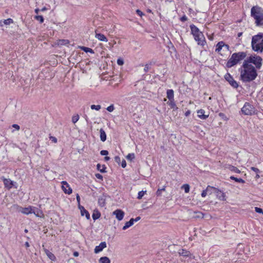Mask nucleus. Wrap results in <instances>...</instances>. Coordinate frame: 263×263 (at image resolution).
<instances>
[{
	"label": "nucleus",
	"instance_id": "obj_51",
	"mask_svg": "<svg viewBox=\"0 0 263 263\" xmlns=\"http://www.w3.org/2000/svg\"><path fill=\"white\" fill-rule=\"evenodd\" d=\"M121 166L123 168H125L126 166V162L124 159H123L121 162Z\"/></svg>",
	"mask_w": 263,
	"mask_h": 263
},
{
	"label": "nucleus",
	"instance_id": "obj_33",
	"mask_svg": "<svg viewBox=\"0 0 263 263\" xmlns=\"http://www.w3.org/2000/svg\"><path fill=\"white\" fill-rule=\"evenodd\" d=\"M229 169L231 171L235 172V173H240V171L239 170H238V168H237L236 167H235L234 166H233V165H230L229 166Z\"/></svg>",
	"mask_w": 263,
	"mask_h": 263
},
{
	"label": "nucleus",
	"instance_id": "obj_42",
	"mask_svg": "<svg viewBox=\"0 0 263 263\" xmlns=\"http://www.w3.org/2000/svg\"><path fill=\"white\" fill-rule=\"evenodd\" d=\"M115 109L114 105H110V106H108L106 108L107 110L109 112H112Z\"/></svg>",
	"mask_w": 263,
	"mask_h": 263
},
{
	"label": "nucleus",
	"instance_id": "obj_47",
	"mask_svg": "<svg viewBox=\"0 0 263 263\" xmlns=\"http://www.w3.org/2000/svg\"><path fill=\"white\" fill-rule=\"evenodd\" d=\"M115 161L116 163H117L118 164H120V162H121V159H120V158L119 156H115Z\"/></svg>",
	"mask_w": 263,
	"mask_h": 263
},
{
	"label": "nucleus",
	"instance_id": "obj_8",
	"mask_svg": "<svg viewBox=\"0 0 263 263\" xmlns=\"http://www.w3.org/2000/svg\"><path fill=\"white\" fill-rule=\"evenodd\" d=\"M194 37V39L197 42L198 45L201 46H204L205 44V37L203 34H193Z\"/></svg>",
	"mask_w": 263,
	"mask_h": 263
},
{
	"label": "nucleus",
	"instance_id": "obj_9",
	"mask_svg": "<svg viewBox=\"0 0 263 263\" xmlns=\"http://www.w3.org/2000/svg\"><path fill=\"white\" fill-rule=\"evenodd\" d=\"M13 206L15 208H16L17 210L19 212H20L24 214L28 215L29 214H31V213H34V212H33L32 211V209L31 206H28L27 208H23L22 206H18V205H14Z\"/></svg>",
	"mask_w": 263,
	"mask_h": 263
},
{
	"label": "nucleus",
	"instance_id": "obj_63",
	"mask_svg": "<svg viewBox=\"0 0 263 263\" xmlns=\"http://www.w3.org/2000/svg\"><path fill=\"white\" fill-rule=\"evenodd\" d=\"M109 159H110V157H108V156H106L104 157L105 161H108Z\"/></svg>",
	"mask_w": 263,
	"mask_h": 263
},
{
	"label": "nucleus",
	"instance_id": "obj_50",
	"mask_svg": "<svg viewBox=\"0 0 263 263\" xmlns=\"http://www.w3.org/2000/svg\"><path fill=\"white\" fill-rule=\"evenodd\" d=\"M49 139L50 140H51L53 142L55 143L57 142V139L55 137L50 136L49 137Z\"/></svg>",
	"mask_w": 263,
	"mask_h": 263
},
{
	"label": "nucleus",
	"instance_id": "obj_64",
	"mask_svg": "<svg viewBox=\"0 0 263 263\" xmlns=\"http://www.w3.org/2000/svg\"><path fill=\"white\" fill-rule=\"evenodd\" d=\"M34 11H35V13L38 14L39 12L40 11V10H39V9L37 8V9H35Z\"/></svg>",
	"mask_w": 263,
	"mask_h": 263
},
{
	"label": "nucleus",
	"instance_id": "obj_26",
	"mask_svg": "<svg viewBox=\"0 0 263 263\" xmlns=\"http://www.w3.org/2000/svg\"><path fill=\"white\" fill-rule=\"evenodd\" d=\"M96 37L101 41L107 42V39L104 34H95Z\"/></svg>",
	"mask_w": 263,
	"mask_h": 263
},
{
	"label": "nucleus",
	"instance_id": "obj_5",
	"mask_svg": "<svg viewBox=\"0 0 263 263\" xmlns=\"http://www.w3.org/2000/svg\"><path fill=\"white\" fill-rule=\"evenodd\" d=\"M262 59L256 54H252L247 57L243 61V63L251 64H253L255 65V69H259L262 66Z\"/></svg>",
	"mask_w": 263,
	"mask_h": 263
},
{
	"label": "nucleus",
	"instance_id": "obj_15",
	"mask_svg": "<svg viewBox=\"0 0 263 263\" xmlns=\"http://www.w3.org/2000/svg\"><path fill=\"white\" fill-rule=\"evenodd\" d=\"M198 117L202 120H205L209 116V114L205 115V111L204 109H200L197 111Z\"/></svg>",
	"mask_w": 263,
	"mask_h": 263
},
{
	"label": "nucleus",
	"instance_id": "obj_4",
	"mask_svg": "<svg viewBox=\"0 0 263 263\" xmlns=\"http://www.w3.org/2000/svg\"><path fill=\"white\" fill-rule=\"evenodd\" d=\"M251 46L252 49L257 52L263 51V34H257L252 39Z\"/></svg>",
	"mask_w": 263,
	"mask_h": 263
},
{
	"label": "nucleus",
	"instance_id": "obj_18",
	"mask_svg": "<svg viewBox=\"0 0 263 263\" xmlns=\"http://www.w3.org/2000/svg\"><path fill=\"white\" fill-rule=\"evenodd\" d=\"M166 97L169 101L174 100V92L173 89H168L166 91Z\"/></svg>",
	"mask_w": 263,
	"mask_h": 263
},
{
	"label": "nucleus",
	"instance_id": "obj_31",
	"mask_svg": "<svg viewBox=\"0 0 263 263\" xmlns=\"http://www.w3.org/2000/svg\"><path fill=\"white\" fill-rule=\"evenodd\" d=\"M217 188H215L214 187L211 186L210 185H208L206 187V190H208V194H212L213 193H215V189Z\"/></svg>",
	"mask_w": 263,
	"mask_h": 263
},
{
	"label": "nucleus",
	"instance_id": "obj_38",
	"mask_svg": "<svg viewBox=\"0 0 263 263\" xmlns=\"http://www.w3.org/2000/svg\"><path fill=\"white\" fill-rule=\"evenodd\" d=\"M90 108L91 109H95V110H99L101 108V105H91L90 106Z\"/></svg>",
	"mask_w": 263,
	"mask_h": 263
},
{
	"label": "nucleus",
	"instance_id": "obj_45",
	"mask_svg": "<svg viewBox=\"0 0 263 263\" xmlns=\"http://www.w3.org/2000/svg\"><path fill=\"white\" fill-rule=\"evenodd\" d=\"M100 154L102 156H107L108 154V152L106 150H102L100 152Z\"/></svg>",
	"mask_w": 263,
	"mask_h": 263
},
{
	"label": "nucleus",
	"instance_id": "obj_22",
	"mask_svg": "<svg viewBox=\"0 0 263 263\" xmlns=\"http://www.w3.org/2000/svg\"><path fill=\"white\" fill-rule=\"evenodd\" d=\"M100 137L101 140L102 142L105 141L106 140V134L105 133V132L104 131V130L103 128H101L100 129Z\"/></svg>",
	"mask_w": 263,
	"mask_h": 263
},
{
	"label": "nucleus",
	"instance_id": "obj_29",
	"mask_svg": "<svg viewBox=\"0 0 263 263\" xmlns=\"http://www.w3.org/2000/svg\"><path fill=\"white\" fill-rule=\"evenodd\" d=\"M99 262L100 263H110V260L108 257L104 256L100 258Z\"/></svg>",
	"mask_w": 263,
	"mask_h": 263
},
{
	"label": "nucleus",
	"instance_id": "obj_54",
	"mask_svg": "<svg viewBox=\"0 0 263 263\" xmlns=\"http://www.w3.org/2000/svg\"><path fill=\"white\" fill-rule=\"evenodd\" d=\"M136 12L140 16H142V15H144L143 12L141 11H140V10H139V9L136 10Z\"/></svg>",
	"mask_w": 263,
	"mask_h": 263
},
{
	"label": "nucleus",
	"instance_id": "obj_52",
	"mask_svg": "<svg viewBox=\"0 0 263 263\" xmlns=\"http://www.w3.org/2000/svg\"><path fill=\"white\" fill-rule=\"evenodd\" d=\"M12 127L18 130L20 129V127L18 125L16 124H14L12 125Z\"/></svg>",
	"mask_w": 263,
	"mask_h": 263
},
{
	"label": "nucleus",
	"instance_id": "obj_21",
	"mask_svg": "<svg viewBox=\"0 0 263 263\" xmlns=\"http://www.w3.org/2000/svg\"><path fill=\"white\" fill-rule=\"evenodd\" d=\"M5 187L11 189L13 185V182L9 179H4L3 180Z\"/></svg>",
	"mask_w": 263,
	"mask_h": 263
},
{
	"label": "nucleus",
	"instance_id": "obj_59",
	"mask_svg": "<svg viewBox=\"0 0 263 263\" xmlns=\"http://www.w3.org/2000/svg\"><path fill=\"white\" fill-rule=\"evenodd\" d=\"M223 47L226 48V50H229V46L227 44H226L225 43H224V45Z\"/></svg>",
	"mask_w": 263,
	"mask_h": 263
},
{
	"label": "nucleus",
	"instance_id": "obj_20",
	"mask_svg": "<svg viewBox=\"0 0 263 263\" xmlns=\"http://www.w3.org/2000/svg\"><path fill=\"white\" fill-rule=\"evenodd\" d=\"M44 251L48 256V257L51 260L54 261L56 259V257L55 255L51 252H50L48 250L45 249Z\"/></svg>",
	"mask_w": 263,
	"mask_h": 263
},
{
	"label": "nucleus",
	"instance_id": "obj_14",
	"mask_svg": "<svg viewBox=\"0 0 263 263\" xmlns=\"http://www.w3.org/2000/svg\"><path fill=\"white\" fill-rule=\"evenodd\" d=\"M79 208L81 211V214L82 216H85L87 219H90V214L89 212L85 209V208L80 205H79Z\"/></svg>",
	"mask_w": 263,
	"mask_h": 263
},
{
	"label": "nucleus",
	"instance_id": "obj_25",
	"mask_svg": "<svg viewBox=\"0 0 263 263\" xmlns=\"http://www.w3.org/2000/svg\"><path fill=\"white\" fill-rule=\"evenodd\" d=\"M101 216V213L98 210H94L92 217L94 220L99 219Z\"/></svg>",
	"mask_w": 263,
	"mask_h": 263
},
{
	"label": "nucleus",
	"instance_id": "obj_1",
	"mask_svg": "<svg viewBox=\"0 0 263 263\" xmlns=\"http://www.w3.org/2000/svg\"><path fill=\"white\" fill-rule=\"evenodd\" d=\"M240 72V80L244 83H248L254 80L257 76V72L255 67L251 64L242 63L239 69Z\"/></svg>",
	"mask_w": 263,
	"mask_h": 263
},
{
	"label": "nucleus",
	"instance_id": "obj_28",
	"mask_svg": "<svg viewBox=\"0 0 263 263\" xmlns=\"http://www.w3.org/2000/svg\"><path fill=\"white\" fill-rule=\"evenodd\" d=\"M79 48L86 53H87V52H89L91 53H95L93 50L92 49L88 48V47H84V46H80Z\"/></svg>",
	"mask_w": 263,
	"mask_h": 263
},
{
	"label": "nucleus",
	"instance_id": "obj_43",
	"mask_svg": "<svg viewBox=\"0 0 263 263\" xmlns=\"http://www.w3.org/2000/svg\"><path fill=\"white\" fill-rule=\"evenodd\" d=\"M117 64L120 66L123 65L124 64L123 60L121 58H119L117 60Z\"/></svg>",
	"mask_w": 263,
	"mask_h": 263
},
{
	"label": "nucleus",
	"instance_id": "obj_7",
	"mask_svg": "<svg viewBox=\"0 0 263 263\" xmlns=\"http://www.w3.org/2000/svg\"><path fill=\"white\" fill-rule=\"evenodd\" d=\"M224 78L225 80L229 82V84L234 88H237L238 87V83L233 79L232 76L229 73H227Z\"/></svg>",
	"mask_w": 263,
	"mask_h": 263
},
{
	"label": "nucleus",
	"instance_id": "obj_11",
	"mask_svg": "<svg viewBox=\"0 0 263 263\" xmlns=\"http://www.w3.org/2000/svg\"><path fill=\"white\" fill-rule=\"evenodd\" d=\"M62 189L64 191V192L65 194H70L72 193V189L69 186V185L68 184V183L65 181H63L62 182Z\"/></svg>",
	"mask_w": 263,
	"mask_h": 263
},
{
	"label": "nucleus",
	"instance_id": "obj_62",
	"mask_svg": "<svg viewBox=\"0 0 263 263\" xmlns=\"http://www.w3.org/2000/svg\"><path fill=\"white\" fill-rule=\"evenodd\" d=\"M25 246L26 248H28L30 247V245H29V242L27 241L25 243Z\"/></svg>",
	"mask_w": 263,
	"mask_h": 263
},
{
	"label": "nucleus",
	"instance_id": "obj_2",
	"mask_svg": "<svg viewBox=\"0 0 263 263\" xmlns=\"http://www.w3.org/2000/svg\"><path fill=\"white\" fill-rule=\"evenodd\" d=\"M247 57L246 52H238L233 53L226 63V66L228 68H231L237 64L239 63L242 60H245Z\"/></svg>",
	"mask_w": 263,
	"mask_h": 263
},
{
	"label": "nucleus",
	"instance_id": "obj_23",
	"mask_svg": "<svg viewBox=\"0 0 263 263\" xmlns=\"http://www.w3.org/2000/svg\"><path fill=\"white\" fill-rule=\"evenodd\" d=\"M134 224V218H131L129 221L126 222L125 223V225L122 228V229L123 230H126L127 228H129L132 226H133Z\"/></svg>",
	"mask_w": 263,
	"mask_h": 263
},
{
	"label": "nucleus",
	"instance_id": "obj_34",
	"mask_svg": "<svg viewBox=\"0 0 263 263\" xmlns=\"http://www.w3.org/2000/svg\"><path fill=\"white\" fill-rule=\"evenodd\" d=\"M98 203L102 207L104 206L105 204V199L103 197H100L98 199Z\"/></svg>",
	"mask_w": 263,
	"mask_h": 263
},
{
	"label": "nucleus",
	"instance_id": "obj_37",
	"mask_svg": "<svg viewBox=\"0 0 263 263\" xmlns=\"http://www.w3.org/2000/svg\"><path fill=\"white\" fill-rule=\"evenodd\" d=\"M135 154L134 153L128 154L126 156V159L128 160L132 161L135 158Z\"/></svg>",
	"mask_w": 263,
	"mask_h": 263
},
{
	"label": "nucleus",
	"instance_id": "obj_19",
	"mask_svg": "<svg viewBox=\"0 0 263 263\" xmlns=\"http://www.w3.org/2000/svg\"><path fill=\"white\" fill-rule=\"evenodd\" d=\"M13 23V21L11 18H8L7 20H4V21H0V26H3L5 25H10Z\"/></svg>",
	"mask_w": 263,
	"mask_h": 263
},
{
	"label": "nucleus",
	"instance_id": "obj_39",
	"mask_svg": "<svg viewBox=\"0 0 263 263\" xmlns=\"http://www.w3.org/2000/svg\"><path fill=\"white\" fill-rule=\"evenodd\" d=\"M146 192V191H140L138 193V195L137 198L139 199H141L143 197V196H144V195L145 194Z\"/></svg>",
	"mask_w": 263,
	"mask_h": 263
},
{
	"label": "nucleus",
	"instance_id": "obj_46",
	"mask_svg": "<svg viewBox=\"0 0 263 263\" xmlns=\"http://www.w3.org/2000/svg\"><path fill=\"white\" fill-rule=\"evenodd\" d=\"M250 169L251 170L253 171L254 172H255L256 174L260 173L259 170L256 167L252 166V167H251Z\"/></svg>",
	"mask_w": 263,
	"mask_h": 263
},
{
	"label": "nucleus",
	"instance_id": "obj_36",
	"mask_svg": "<svg viewBox=\"0 0 263 263\" xmlns=\"http://www.w3.org/2000/svg\"><path fill=\"white\" fill-rule=\"evenodd\" d=\"M182 188L184 190V192L187 193L190 191V185L188 184H184L182 185Z\"/></svg>",
	"mask_w": 263,
	"mask_h": 263
},
{
	"label": "nucleus",
	"instance_id": "obj_12",
	"mask_svg": "<svg viewBox=\"0 0 263 263\" xmlns=\"http://www.w3.org/2000/svg\"><path fill=\"white\" fill-rule=\"evenodd\" d=\"M215 194L217 198L222 201H225L226 200V194L221 191L218 189H215Z\"/></svg>",
	"mask_w": 263,
	"mask_h": 263
},
{
	"label": "nucleus",
	"instance_id": "obj_35",
	"mask_svg": "<svg viewBox=\"0 0 263 263\" xmlns=\"http://www.w3.org/2000/svg\"><path fill=\"white\" fill-rule=\"evenodd\" d=\"M192 33H198L199 32L198 28L194 25L190 26Z\"/></svg>",
	"mask_w": 263,
	"mask_h": 263
},
{
	"label": "nucleus",
	"instance_id": "obj_27",
	"mask_svg": "<svg viewBox=\"0 0 263 263\" xmlns=\"http://www.w3.org/2000/svg\"><path fill=\"white\" fill-rule=\"evenodd\" d=\"M167 104L170 106V107L172 109H173L174 110H177L178 109V107H177L176 105V103L174 101V100H171V101H169L168 102H167Z\"/></svg>",
	"mask_w": 263,
	"mask_h": 263
},
{
	"label": "nucleus",
	"instance_id": "obj_32",
	"mask_svg": "<svg viewBox=\"0 0 263 263\" xmlns=\"http://www.w3.org/2000/svg\"><path fill=\"white\" fill-rule=\"evenodd\" d=\"M230 179L233 180H235L236 182L244 183L245 182V181L243 180L241 178H237L236 177H235L234 176H231Z\"/></svg>",
	"mask_w": 263,
	"mask_h": 263
},
{
	"label": "nucleus",
	"instance_id": "obj_3",
	"mask_svg": "<svg viewBox=\"0 0 263 263\" xmlns=\"http://www.w3.org/2000/svg\"><path fill=\"white\" fill-rule=\"evenodd\" d=\"M251 15L257 26H263V9L258 6H253L251 10Z\"/></svg>",
	"mask_w": 263,
	"mask_h": 263
},
{
	"label": "nucleus",
	"instance_id": "obj_17",
	"mask_svg": "<svg viewBox=\"0 0 263 263\" xmlns=\"http://www.w3.org/2000/svg\"><path fill=\"white\" fill-rule=\"evenodd\" d=\"M69 43L70 42L68 40L61 39L57 41L56 45L60 47L62 46H68Z\"/></svg>",
	"mask_w": 263,
	"mask_h": 263
},
{
	"label": "nucleus",
	"instance_id": "obj_41",
	"mask_svg": "<svg viewBox=\"0 0 263 263\" xmlns=\"http://www.w3.org/2000/svg\"><path fill=\"white\" fill-rule=\"evenodd\" d=\"M35 19L39 21L40 23H43L44 22L43 17L42 15H37L35 16Z\"/></svg>",
	"mask_w": 263,
	"mask_h": 263
},
{
	"label": "nucleus",
	"instance_id": "obj_53",
	"mask_svg": "<svg viewBox=\"0 0 263 263\" xmlns=\"http://www.w3.org/2000/svg\"><path fill=\"white\" fill-rule=\"evenodd\" d=\"M95 176H96V177L98 179H101V180L103 179V176L100 174H96L95 175Z\"/></svg>",
	"mask_w": 263,
	"mask_h": 263
},
{
	"label": "nucleus",
	"instance_id": "obj_6",
	"mask_svg": "<svg viewBox=\"0 0 263 263\" xmlns=\"http://www.w3.org/2000/svg\"><path fill=\"white\" fill-rule=\"evenodd\" d=\"M242 112L245 115H252L255 112V107L248 102H246L241 108Z\"/></svg>",
	"mask_w": 263,
	"mask_h": 263
},
{
	"label": "nucleus",
	"instance_id": "obj_55",
	"mask_svg": "<svg viewBox=\"0 0 263 263\" xmlns=\"http://www.w3.org/2000/svg\"><path fill=\"white\" fill-rule=\"evenodd\" d=\"M162 192L160 191V189H158V190L156 192V195L157 196H161Z\"/></svg>",
	"mask_w": 263,
	"mask_h": 263
},
{
	"label": "nucleus",
	"instance_id": "obj_44",
	"mask_svg": "<svg viewBox=\"0 0 263 263\" xmlns=\"http://www.w3.org/2000/svg\"><path fill=\"white\" fill-rule=\"evenodd\" d=\"M255 211L256 212V213H261L263 214V211L260 208H258V207H255Z\"/></svg>",
	"mask_w": 263,
	"mask_h": 263
},
{
	"label": "nucleus",
	"instance_id": "obj_48",
	"mask_svg": "<svg viewBox=\"0 0 263 263\" xmlns=\"http://www.w3.org/2000/svg\"><path fill=\"white\" fill-rule=\"evenodd\" d=\"M149 68H150V64H146L145 65V67L144 68V72H147L149 70Z\"/></svg>",
	"mask_w": 263,
	"mask_h": 263
},
{
	"label": "nucleus",
	"instance_id": "obj_49",
	"mask_svg": "<svg viewBox=\"0 0 263 263\" xmlns=\"http://www.w3.org/2000/svg\"><path fill=\"white\" fill-rule=\"evenodd\" d=\"M208 190H204L202 191V193H201V196L202 197H205L206 195L208 194Z\"/></svg>",
	"mask_w": 263,
	"mask_h": 263
},
{
	"label": "nucleus",
	"instance_id": "obj_61",
	"mask_svg": "<svg viewBox=\"0 0 263 263\" xmlns=\"http://www.w3.org/2000/svg\"><path fill=\"white\" fill-rule=\"evenodd\" d=\"M76 198H77V201L79 203V202H80V196L79 195V194H77V197H76Z\"/></svg>",
	"mask_w": 263,
	"mask_h": 263
},
{
	"label": "nucleus",
	"instance_id": "obj_30",
	"mask_svg": "<svg viewBox=\"0 0 263 263\" xmlns=\"http://www.w3.org/2000/svg\"><path fill=\"white\" fill-rule=\"evenodd\" d=\"M97 167L98 171H99L101 173L106 172L105 169L106 167L105 165H101L100 164L98 163L97 165Z\"/></svg>",
	"mask_w": 263,
	"mask_h": 263
},
{
	"label": "nucleus",
	"instance_id": "obj_16",
	"mask_svg": "<svg viewBox=\"0 0 263 263\" xmlns=\"http://www.w3.org/2000/svg\"><path fill=\"white\" fill-rule=\"evenodd\" d=\"M178 253L180 255H181L184 257H190L192 256V254L190 251L186 250L185 249H180L178 251Z\"/></svg>",
	"mask_w": 263,
	"mask_h": 263
},
{
	"label": "nucleus",
	"instance_id": "obj_58",
	"mask_svg": "<svg viewBox=\"0 0 263 263\" xmlns=\"http://www.w3.org/2000/svg\"><path fill=\"white\" fill-rule=\"evenodd\" d=\"M73 256H74V257H77V256H79V252H77V251H75V252H73Z\"/></svg>",
	"mask_w": 263,
	"mask_h": 263
},
{
	"label": "nucleus",
	"instance_id": "obj_13",
	"mask_svg": "<svg viewBox=\"0 0 263 263\" xmlns=\"http://www.w3.org/2000/svg\"><path fill=\"white\" fill-rule=\"evenodd\" d=\"M106 247V243L105 241L102 242L99 246L96 247L94 250V252L95 253H98L102 251L103 249L105 248Z\"/></svg>",
	"mask_w": 263,
	"mask_h": 263
},
{
	"label": "nucleus",
	"instance_id": "obj_24",
	"mask_svg": "<svg viewBox=\"0 0 263 263\" xmlns=\"http://www.w3.org/2000/svg\"><path fill=\"white\" fill-rule=\"evenodd\" d=\"M224 45V43L223 41L219 42L216 45L215 51L219 53Z\"/></svg>",
	"mask_w": 263,
	"mask_h": 263
},
{
	"label": "nucleus",
	"instance_id": "obj_40",
	"mask_svg": "<svg viewBox=\"0 0 263 263\" xmlns=\"http://www.w3.org/2000/svg\"><path fill=\"white\" fill-rule=\"evenodd\" d=\"M79 119V116L78 115L73 116L72 118V121L73 123H76Z\"/></svg>",
	"mask_w": 263,
	"mask_h": 263
},
{
	"label": "nucleus",
	"instance_id": "obj_56",
	"mask_svg": "<svg viewBox=\"0 0 263 263\" xmlns=\"http://www.w3.org/2000/svg\"><path fill=\"white\" fill-rule=\"evenodd\" d=\"M187 17L185 16V15H183V16H182L181 18H180V20L182 21V22H185L187 20Z\"/></svg>",
	"mask_w": 263,
	"mask_h": 263
},
{
	"label": "nucleus",
	"instance_id": "obj_60",
	"mask_svg": "<svg viewBox=\"0 0 263 263\" xmlns=\"http://www.w3.org/2000/svg\"><path fill=\"white\" fill-rule=\"evenodd\" d=\"M140 217L138 216V217H137L135 219H134V222L135 221V222H137L138 221H139L140 219Z\"/></svg>",
	"mask_w": 263,
	"mask_h": 263
},
{
	"label": "nucleus",
	"instance_id": "obj_57",
	"mask_svg": "<svg viewBox=\"0 0 263 263\" xmlns=\"http://www.w3.org/2000/svg\"><path fill=\"white\" fill-rule=\"evenodd\" d=\"M191 114V111L188 110L187 111H186L185 112V116L186 117H187L189 116Z\"/></svg>",
	"mask_w": 263,
	"mask_h": 263
},
{
	"label": "nucleus",
	"instance_id": "obj_10",
	"mask_svg": "<svg viewBox=\"0 0 263 263\" xmlns=\"http://www.w3.org/2000/svg\"><path fill=\"white\" fill-rule=\"evenodd\" d=\"M112 214L116 216V218L117 220L121 221L123 219L125 213L122 210L120 209H117L113 212Z\"/></svg>",
	"mask_w": 263,
	"mask_h": 263
}]
</instances>
